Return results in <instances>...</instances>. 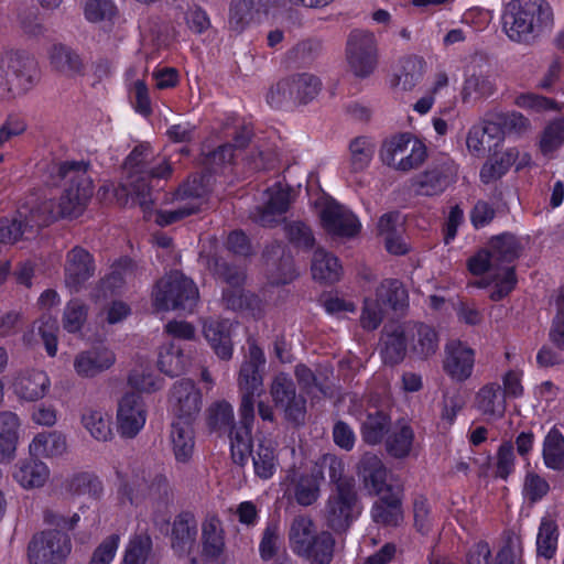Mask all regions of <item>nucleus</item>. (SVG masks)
I'll list each match as a JSON object with an SVG mask.
<instances>
[{
    "label": "nucleus",
    "instance_id": "nucleus-59",
    "mask_svg": "<svg viewBox=\"0 0 564 564\" xmlns=\"http://www.w3.org/2000/svg\"><path fill=\"white\" fill-rule=\"evenodd\" d=\"M15 23L23 35L37 39L45 33V28L34 8H19L15 13Z\"/></svg>",
    "mask_w": 564,
    "mask_h": 564
},
{
    "label": "nucleus",
    "instance_id": "nucleus-10",
    "mask_svg": "<svg viewBox=\"0 0 564 564\" xmlns=\"http://www.w3.org/2000/svg\"><path fill=\"white\" fill-rule=\"evenodd\" d=\"M36 79L33 59L20 55L0 58V98L25 94Z\"/></svg>",
    "mask_w": 564,
    "mask_h": 564
},
{
    "label": "nucleus",
    "instance_id": "nucleus-53",
    "mask_svg": "<svg viewBox=\"0 0 564 564\" xmlns=\"http://www.w3.org/2000/svg\"><path fill=\"white\" fill-rule=\"evenodd\" d=\"M163 481L162 476L151 477L150 473L141 470V474L137 473L132 478L121 488L120 494L130 503H137L140 496H145L152 491L153 481Z\"/></svg>",
    "mask_w": 564,
    "mask_h": 564
},
{
    "label": "nucleus",
    "instance_id": "nucleus-30",
    "mask_svg": "<svg viewBox=\"0 0 564 564\" xmlns=\"http://www.w3.org/2000/svg\"><path fill=\"white\" fill-rule=\"evenodd\" d=\"M21 420L11 411L0 412V464H10L17 456Z\"/></svg>",
    "mask_w": 564,
    "mask_h": 564
},
{
    "label": "nucleus",
    "instance_id": "nucleus-1",
    "mask_svg": "<svg viewBox=\"0 0 564 564\" xmlns=\"http://www.w3.org/2000/svg\"><path fill=\"white\" fill-rule=\"evenodd\" d=\"M521 245L516 236L501 234L494 237L487 248L468 260V269L474 275H487L494 284L490 299L499 301L507 296L516 285L514 270L511 263L519 257Z\"/></svg>",
    "mask_w": 564,
    "mask_h": 564
},
{
    "label": "nucleus",
    "instance_id": "nucleus-47",
    "mask_svg": "<svg viewBox=\"0 0 564 564\" xmlns=\"http://www.w3.org/2000/svg\"><path fill=\"white\" fill-rule=\"evenodd\" d=\"M152 556V540L147 533L132 535L126 544L122 564H147Z\"/></svg>",
    "mask_w": 564,
    "mask_h": 564
},
{
    "label": "nucleus",
    "instance_id": "nucleus-2",
    "mask_svg": "<svg viewBox=\"0 0 564 564\" xmlns=\"http://www.w3.org/2000/svg\"><path fill=\"white\" fill-rule=\"evenodd\" d=\"M553 25L554 12L547 0H511L505 7L502 28L512 42L531 44Z\"/></svg>",
    "mask_w": 564,
    "mask_h": 564
},
{
    "label": "nucleus",
    "instance_id": "nucleus-42",
    "mask_svg": "<svg viewBox=\"0 0 564 564\" xmlns=\"http://www.w3.org/2000/svg\"><path fill=\"white\" fill-rule=\"evenodd\" d=\"M372 519L384 525H398L402 519L401 500L397 494L381 495L371 510Z\"/></svg>",
    "mask_w": 564,
    "mask_h": 564
},
{
    "label": "nucleus",
    "instance_id": "nucleus-56",
    "mask_svg": "<svg viewBox=\"0 0 564 564\" xmlns=\"http://www.w3.org/2000/svg\"><path fill=\"white\" fill-rule=\"evenodd\" d=\"M513 102L517 107L532 113L560 111L562 109L556 100L535 93H521L514 97Z\"/></svg>",
    "mask_w": 564,
    "mask_h": 564
},
{
    "label": "nucleus",
    "instance_id": "nucleus-61",
    "mask_svg": "<svg viewBox=\"0 0 564 564\" xmlns=\"http://www.w3.org/2000/svg\"><path fill=\"white\" fill-rule=\"evenodd\" d=\"M129 384L141 392H154L162 388V380L149 366L139 365L130 372Z\"/></svg>",
    "mask_w": 564,
    "mask_h": 564
},
{
    "label": "nucleus",
    "instance_id": "nucleus-11",
    "mask_svg": "<svg viewBox=\"0 0 564 564\" xmlns=\"http://www.w3.org/2000/svg\"><path fill=\"white\" fill-rule=\"evenodd\" d=\"M346 61L349 70L359 78L370 76L378 65V41L367 30H352L346 43Z\"/></svg>",
    "mask_w": 564,
    "mask_h": 564
},
{
    "label": "nucleus",
    "instance_id": "nucleus-58",
    "mask_svg": "<svg viewBox=\"0 0 564 564\" xmlns=\"http://www.w3.org/2000/svg\"><path fill=\"white\" fill-rule=\"evenodd\" d=\"M496 132H498V128L491 122L482 127H473L466 140L469 152L475 155H484L491 148L490 139Z\"/></svg>",
    "mask_w": 564,
    "mask_h": 564
},
{
    "label": "nucleus",
    "instance_id": "nucleus-27",
    "mask_svg": "<svg viewBox=\"0 0 564 564\" xmlns=\"http://www.w3.org/2000/svg\"><path fill=\"white\" fill-rule=\"evenodd\" d=\"M408 328L405 324H390L381 336V355L386 364L401 362L409 351Z\"/></svg>",
    "mask_w": 564,
    "mask_h": 564
},
{
    "label": "nucleus",
    "instance_id": "nucleus-25",
    "mask_svg": "<svg viewBox=\"0 0 564 564\" xmlns=\"http://www.w3.org/2000/svg\"><path fill=\"white\" fill-rule=\"evenodd\" d=\"M506 400L500 384L492 381L485 383L478 389L473 404L487 421H496L505 415L507 410Z\"/></svg>",
    "mask_w": 564,
    "mask_h": 564
},
{
    "label": "nucleus",
    "instance_id": "nucleus-36",
    "mask_svg": "<svg viewBox=\"0 0 564 564\" xmlns=\"http://www.w3.org/2000/svg\"><path fill=\"white\" fill-rule=\"evenodd\" d=\"M231 326L232 324L228 319H208L203 326L204 336L215 354L225 360L232 356Z\"/></svg>",
    "mask_w": 564,
    "mask_h": 564
},
{
    "label": "nucleus",
    "instance_id": "nucleus-5",
    "mask_svg": "<svg viewBox=\"0 0 564 564\" xmlns=\"http://www.w3.org/2000/svg\"><path fill=\"white\" fill-rule=\"evenodd\" d=\"M289 546L299 557L310 564H330L336 541L329 531L317 532L307 516L295 517L288 532Z\"/></svg>",
    "mask_w": 564,
    "mask_h": 564
},
{
    "label": "nucleus",
    "instance_id": "nucleus-18",
    "mask_svg": "<svg viewBox=\"0 0 564 564\" xmlns=\"http://www.w3.org/2000/svg\"><path fill=\"white\" fill-rule=\"evenodd\" d=\"M169 404L175 420L194 421L203 406L202 393L192 380H180L171 389Z\"/></svg>",
    "mask_w": 564,
    "mask_h": 564
},
{
    "label": "nucleus",
    "instance_id": "nucleus-9",
    "mask_svg": "<svg viewBox=\"0 0 564 564\" xmlns=\"http://www.w3.org/2000/svg\"><path fill=\"white\" fill-rule=\"evenodd\" d=\"M69 535L57 529L34 534L28 545L29 564H64L72 552Z\"/></svg>",
    "mask_w": 564,
    "mask_h": 564
},
{
    "label": "nucleus",
    "instance_id": "nucleus-38",
    "mask_svg": "<svg viewBox=\"0 0 564 564\" xmlns=\"http://www.w3.org/2000/svg\"><path fill=\"white\" fill-rule=\"evenodd\" d=\"M193 421L175 420L171 430V443L174 456L180 463H187L195 447Z\"/></svg>",
    "mask_w": 564,
    "mask_h": 564
},
{
    "label": "nucleus",
    "instance_id": "nucleus-6",
    "mask_svg": "<svg viewBox=\"0 0 564 564\" xmlns=\"http://www.w3.org/2000/svg\"><path fill=\"white\" fill-rule=\"evenodd\" d=\"M197 299L198 290L194 282L177 271L162 278L152 292L153 306L158 312L192 308Z\"/></svg>",
    "mask_w": 564,
    "mask_h": 564
},
{
    "label": "nucleus",
    "instance_id": "nucleus-35",
    "mask_svg": "<svg viewBox=\"0 0 564 564\" xmlns=\"http://www.w3.org/2000/svg\"><path fill=\"white\" fill-rule=\"evenodd\" d=\"M358 475L362 478L365 486L376 495L388 494V471L377 455L366 453L362 456L358 465Z\"/></svg>",
    "mask_w": 564,
    "mask_h": 564
},
{
    "label": "nucleus",
    "instance_id": "nucleus-44",
    "mask_svg": "<svg viewBox=\"0 0 564 564\" xmlns=\"http://www.w3.org/2000/svg\"><path fill=\"white\" fill-rule=\"evenodd\" d=\"M424 69V61L415 55L406 56L400 61L394 74L393 85L401 90H411L421 79Z\"/></svg>",
    "mask_w": 564,
    "mask_h": 564
},
{
    "label": "nucleus",
    "instance_id": "nucleus-8",
    "mask_svg": "<svg viewBox=\"0 0 564 564\" xmlns=\"http://www.w3.org/2000/svg\"><path fill=\"white\" fill-rule=\"evenodd\" d=\"M360 513L357 494L352 482H341L328 497L324 518L335 533L346 532Z\"/></svg>",
    "mask_w": 564,
    "mask_h": 564
},
{
    "label": "nucleus",
    "instance_id": "nucleus-51",
    "mask_svg": "<svg viewBox=\"0 0 564 564\" xmlns=\"http://www.w3.org/2000/svg\"><path fill=\"white\" fill-rule=\"evenodd\" d=\"M51 65L66 75L79 74L83 69L82 58L69 47L54 45L50 51Z\"/></svg>",
    "mask_w": 564,
    "mask_h": 564
},
{
    "label": "nucleus",
    "instance_id": "nucleus-62",
    "mask_svg": "<svg viewBox=\"0 0 564 564\" xmlns=\"http://www.w3.org/2000/svg\"><path fill=\"white\" fill-rule=\"evenodd\" d=\"M556 545L557 527L552 520L543 519L536 538L538 553L545 558H551L555 553Z\"/></svg>",
    "mask_w": 564,
    "mask_h": 564
},
{
    "label": "nucleus",
    "instance_id": "nucleus-43",
    "mask_svg": "<svg viewBox=\"0 0 564 564\" xmlns=\"http://www.w3.org/2000/svg\"><path fill=\"white\" fill-rule=\"evenodd\" d=\"M83 12L89 23L102 26L113 24L119 14L115 0H84Z\"/></svg>",
    "mask_w": 564,
    "mask_h": 564
},
{
    "label": "nucleus",
    "instance_id": "nucleus-37",
    "mask_svg": "<svg viewBox=\"0 0 564 564\" xmlns=\"http://www.w3.org/2000/svg\"><path fill=\"white\" fill-rule=\"evenodd\" d=\"M202 545L208 558L217 560L225 552V531L218 516L208 514L202 523Z\"/></svg>",
    "mask_w": 564,
    "mask_h": 564
},
{
    "label": "nucleus",
    "instance_id": "nucleus-16",
    "mask_svg": "<svg viewBox=\"0 0 564 564\" xmlns=\"http://www.w3.org/2000/svg\"><path fill=\"white\" fill-rule=\"evenodd\" d=\"M318 214L322 227L332 236L351 238L360 230L357 217L335 200H325Z\"/></svg>",
    "mask_w": 564,
    "mask_h": 564
},
{
    "label": "nucleus",
    "instance_id": "nucleus-3",
    "mask_svg": "<svg viewBox=\"0 0 564 564\" xmlns=\"http://www.w3.org/2000/svg\"><path fill=\"white\" fill-rule=\"evenodd\" d=\"M128 180L121 186V191L132 204H138L144 217L152 215L151 191L145 182L149 176L163 178L171 173V167L164 159H155L153 151L148 145H139L133 149L124 162Z\"/></svg>",
    "mask_w": 564,
    "mask_h": 564
},
{
    "label": "nucleus",
    "instance_id": "nucleus-23",
    "mask_svg": "<svg viewBox=\"0 0 564 564\" xmlns=\"http://www.w3.org/2000/svg\"><path fill=\"white\" fill-rule=\"evenodd\" d=\"M95 271L93 258L80 247L73 248L66 257L65 284L72 292H77Z\"/></svg>",
    "mask_w": 564,
    "mask_h": 564
},
{
    "label": "nucleus",
    "instance_id": "nucleus-31",
    "mask_svg": "<svg viewBox=\"0 0 564 564\" xmlns=\"http://www.w3.org/2000/svg\"><path fill=\"white\" fill-rule=\"evenodd\" d=\"M409 351L420 359L434 355L438 348V336L435 329L425 324L406 323Z\"/></svg>",
    "mask_w": 564,
    "mask_h": 564
},
{
    "label": "nucleus",
    "instance_id": "nucleus-20",
    "mask_svg": "<svg viewBox=\"0 0 564 564\" xmlns=\"http://www.w3.org/2000/svg\"><path fill=\"white\" fill-rule=\"evenodd\" d=\"M147 410L142 398L134 392L122 395L117 409V429L123 437H134L144 426Z\"/></svg>",
    "mask_w": 564,
    "mask_h": 564
},
{
    "label": "nucleus",
    "instance_id": "nucleus-4",
    "mask_svg": "<svg viewBox=\"0 0 564 564\" xmlns=\"http://www.w3.org/2000/svg\"><path fill=\"white\" fill-rule=\"evenodd\" d=\"M88 165L85 162H63L57 166L61 178L67 181L58 204L52 200L35 203L36 209L48 205L52 221L58 217H78L85 209L93 195V181L87 173Z\"/></svg>",
    "mask_w": 564,
    "mask_h": 564
},
{
    "label": "nucleus",
    "instance_id": "nucleus-28",
    "mask_svg": "<svg viewBox=\"0 0 564 564\" xmlns=\"http://www.w3.org/2000/svg\"><path fill=\"white\" fill-rule=\"evenodd\" d=\"M216 273L223 278L232 290H226L223 299L226 305L232 310H243L251 305V302H256L254 297H247L239 285L245 280V273L242 270L237 268H230L225 262H215Z\"/></svg>",
    "mask_w": 564,
    "mask_h": 564
},
{
    "label": "nucleus",
    "instance_id": "nucleus-39",
    "mask_svg": "<svg viewBox=\"0 0 564 564\" xmlns=\"http://www.w3.org/2000/svg\"><path fill=\"white\" fill-rule=\"evenodd\" d=\"M276 444L271 440H260L253 453V468L256 475L261 479H270L279 465L276 456Z\"/></svg>",
    "mask_w": 564,
    "mask_h": 564
},
{
    "label": "nucleus",
    "instance_id": "nucleus-14",
    "mask_svg": "<svg viewBox=\"0 0 564 564\" xmlns=\"http://www.w3.org/2000/svg\"><path fill=\"white\" fill-rule=\"evenodd\" d=\"M265 365L263 350L252 339L248 340V351L241 364L237 384L241 392V401L249 399L253 402V397L262 391L263 377L261 369Z\"/></svg>",
    "mask_w": 564,
    "mask_h": 564
},
{
    "label": "nucleus",
    "instance_id": "nucleus-21",
    "mask_svg": "<svg viewBox=\"0 0 564 564\" xmlns=\"http://www.w3.org/2000/svg\"><path fill=\"white\" fill-rule=\"evenodd\" d=\"M291 204V188L275 183L265 191V202L252 213V218L261 226H272L278 217L284 214Z\"/></svg>",
    "mask_w": 564,
    "mask_h": 564
},
{
    "label": "nucleus",
    "instance_id": "nucleus-60",
    "mask_svg": "<svg viewBox=\"0 0 564 564\" xmlns=\"http://www.w3.org/2000/svg\"><path fill=\"white\" fill-rule=\"evenodd\" d=\"M389 426V419L382 412L368 414L361 426V435L366 443L376 445L381 442Z\"/></svg>",
    "mask_w": 564,
    "mask_h": 564
},
{
    "label": "nucleus",
    "instance_id": "nucleus-26",
    "mask_svg": "<svg viewBox=\"0 0 564 564\" xmlns=\"http://www.w3.org/2000/svg\"><path fill=\"white\" fill-rule=\"evenodd\" d=\"M496 91V83L492 75L484 69L470 65L465 70L460 97L463 102H470L491 96Z\"/></svg>",
    "mask_w": 564,
    "mask_h": 564
},
{
    "label": "nucleus",
    "instance_id": "nucleus-64",
    "mask_svg": "<svg viewBox=\"0 0 564 564\" xmlns=\"http://www.w3.org/2000/svg\"><path fill=\"white\" fill-rule=\"evenodd\" d=\"M120 545V535L106 536L93 551L87 564H111Z\"/></svg>",
    "mask_w": 564,
    "mask_h": 564
},
{
    "label": "nucleus",
    "instance_id": "nucleus-12",
    "mask_svg": "<svg viewBox=\"0 0 564 564\" xmlns=\"http://www.w3.org/2000/svg\"><path fill=\"white\" fill-rule=\"evenodd\" d=\"M48 205L42 209H36L34 205H24L18 210L14 219H2L0 221V241L2 245H14L19 240L34 236L40 228L47 226L52 221V215L48 212Z\"/></svg>",
    "mask_w": 564,
    "mask_h": 564
},
{
    "label": "nucleus",
    "instance_id": "nucleus-34",
    "mask_svg": "<svg viewBox=\"0 0 564 564\" xmlns=\"http://www.w3.org/2000/svg\"><path fill=\"white\" fill-rule=\"evenodd\" d=\"M51 387L46 372L29 370L19 375L14 381V392L25 401H37L45 397Z\"/></svg>",
    "mask_w": 564,
    "mask_h": 564
},
{
    "label": "nucleus",
    "instance_id": "nucleus-57",
    "mask_svg": "<svg viewBox=\"0 0 564 564\" xmlns=\"http://www.w3.org/2000/svg\"><path fill=\"white\" fill-rule=\"evenodd\" d=\"M376 150L375 142L368 137L355 138L349 144L350 163L354 171H362L370 164Z\"/></svg>",
    "mask_w": 564,
    "mask_h": 564
},
{
    "label": "nucleus",
    "instance_id": "nucleus-32",
    "mask_svg": "<svg viewBox=\"0 0 564 564\" xmlns=\"http://www.w3.org/2000/svg\"><path fill=\"white\" fill-rule=\"evenodd\" d=\"M530 161L531 158L528 153L520 155L518 149L511 148L487 162L480 171V177L482 182L490 183L505 175L512 165L520 170L529 165Z\"/></svg>",
    "mask_w": 564,
    "mask_h": 564
},
{
    "label": "nucleus",
    "instance_id": "nucleus-45",
    "mask_svg": "<svg viewBox=\"0 0 564 564\" xmlns=\"http://www.w3.org/2000/svg\"><path fill=\"white\" fill-rule=\"evenodd\" d=\"M414 432L408 424H398L386 441L387 452L395 458L408 457L413 448Z\"/></svg>",
    "mask_w": 564,
    "mask_h": 564
},
{
    "label": "nucleus",
    "instance_id": "nucleus-41",
    "mask_svg": "<svg viewBox=\"0 0 564 564\" xmlns=\"http://www.w3.org/2000/svg\"><path fill=\"white\" fill-rule=\"evenodd\" d=\"M311 269L315 280L327 283L338 281L343 273L338 259L324 249L315 250Z\"/></svg>",
    "mask_w": 564,
    "mask_h": 564
},
{
    "label": "nucleus",
    "instance_id": "nucleus-19",
    "mask_svg": "<svg viewBox=\"0 0 564 564\" xmlns=\"http://www.w3.org/2000/svg\"><path fill=\"white\" fill-rule=\"evenodd\" d=\"M491 550L487 542L476 543L468 552L466 564H490ZM494 564H522V541L516 533H507Z\"/></svg>",
    "mask_w": 564,
    "mask_h": 564
},
{
    "label": "nucleus",
    "instance_id": "nucleus-15",
    "mask_svg": "<svg viewBox=\"0 0 564 564\" xmlns=\"http://www.w3.org/2000/svg\"><path fill=\"white\" fill-rule=\"evenodd\" d=\"M476 351L468 344L453 339L445 344L443 370L455 382L467 381L474 372Z\"/></svg>",
    "mask_w": 564,
    "mask_h": 564
},
{
    "label": "nucleus",
    "instance_id": "nucleus-49",
    "mask_svg": "<svg viewBox=\"0 0 564 564\" xmlns=\"http://www.w3.org/2000/svg\"><path fill=\"white\" fill-rule=\"evenodd\" d=\"M564 145V117L550 120L540 133L539 149L543 155H551Z\"/></svg>",
    "mask_w": 564,
    "mask_h": 564
},
{
    "label": "nucleus",
    "instance_id": "nucleus-7",
    "mask_svg": "<svg viewBox=\"0 0 564 564\" xmlns=\"http://www.w3.org/2000/svg\"><path fill=\"white\" fill-rule=\"evenodd\" d=\"M426 156L425 144L409 133L397 134L386 140L380 149L382 163L404 173L421 166Z\"/></svg>",
    "mask_w": 564,
    "mask_h": 564
},
{
    "label": "nucleus",
    "instance_id": "nucleus-40",
    "mask_svg": "<svg viewBox=\"0 0 564 564\" xmlns=\"http://www.w3.org/2000/svg\"><path fill=\"white\" fill-rule=\"evenodd\" d=\"M256 15L257 9L254 0H230L227 26L229 31L241 34L250 26Z\"/></svg>",
    "mask_w": 564,
    "mask_h": 564
},
{
    "label": "nucleus",
    "instance_id": "nucleus-17",
    "mask_svg": "<svg viewBox=\"0 0 564 564\" xmlns=\"http://www.w3.org/2000/svg\"><path fill=\"white\" fill-rule=\"evenodd\" d=\"M254 421V402L245 399L239 406V422L228 430L234 460L242 465L251 449V431Z\"/></svg>",
    "mask_w": 564,
    "mask_h": 564
},
{
    "label": "nucleus",
    "instance_id": "nucleus-24",
    "mask_svg": "<svg viewBox=\"0 0 564 564\" xmlns=\"http://www.w3.org/2000/svg\"><path fill=\"white\" fill-rule=\"evenodd\" d=\"M116 361V355L106 347H96L78 352L74 358V370L80 378H94L108 370Z\"/></svg>",
    "mask_w": 564,
    "mask_h": 564
},
{
    "label": "nucleus",
    "instance_id": "nucleus-22",
    "mask_svg": "<svg viewBox=\"0 0 564 564\" xmlns=\"http://www.w3.org/2000/svg\"><path fill=\"white\" fill-rule=\"evenodd\" d=\"M12 479L24 490L43 488L50 480V467L41 459L31 457L18 460L11 470Z\"/></svg>",
    "mask_w": 564,
    "mask_h": 564
},
{
    "label": "nucleus",
    "instance_id": "nucleus-63",
    "mask_svg": "<svg viewBox=\"0 0 564 564\" xmlns=\"http://www.w3.org/2000/svg\"><path fill=\"white\" fill-rule=\"evenodd\" d=\"M292 82L290 77L283 78L271 85L268 89L265 99L272 108H286L294 105Z\"/></svg>",
    "mask_w": 564,
    "mask_h": 564
},
{
    "label": "nucleus",
    "instance_id": "nucleus-29",
    "mask_svg": "<svg viewBox=\"0 0 564 564\" xmlns=\"http://www.w3.org/2000/svg\"><path fill=\"white\" fill-rule=\"evenodd\" d=\"M66 436L59 431H43L33 436L28 451L31 457L53 459L67 453Z\"/></svg>",
    "mask_w": 564,
    "mask_h": 564
},
{
    "label": "nucleus",
    "instance_id": "nucleus-33",
    "mask_svg": "<svg viewBox=\"0 0 564 564\" xmlns=\"http://www.w3.org/2000/svg\"><path fill=\"white\" fill-rule=\"evenodd\" d=\"M288 479L294 484V497L299 505L307 507L313 505L319 497V486L324 479L321 469H313L310 474L299 475L295 469H291Z\"/></svg>",
    "mask_w": 564,
    "mask_h": 564
},
{
    "label": "nucleus",
    "instance_id": "nucleus-48",
    "mask_svg": "<svg viewBox=\"0 0 564 564\" xmlns=\"http://www.w3.org/2000/svg\"><path fill=\"white\" fill-rule=\"evenodd\" d=\"M543 460L547 468L564 467V436L557 429H551L543 442Z\"/></svg>",
    "mask_w": 564,
    "mask_h": 564
},
{
    "label": "nucleus",
    "instance_id": "nucleus-46",
    "mask_svg": "<svg viewBox=\"0 0 564 564\" xmlns=\"http://www.w3.org/2000/svg\"><path fill=\"white\" fill-rule=\"evenodd\" d=\"M85 430L98 442H108L112 438L111 417L100 410H88L82 416Z\"/></svg>",
    "mask_w": 564,
    "mask_h": 564
},
{
    "label": "nucleus",
    "instance_id": "nucleus-52",
    "mask_svg": "<svg viewBox=\"0 0 564 564\" xmlns=\"http://www.w3.org/2000/svg\"><path fill=\"white\" fill-rule=\"evenodd\" d=\"M189 361L182 349L174 344L165 345L159 354L158 365L164 373L178 376L187 368Z\"/></svg>",
    "mask_w": 564,
    "mask_h": 564
},
{
    "label": "nucleus",
    "instance_id": "nucleus-13",
    "mask_svg": "<svg viewBox=\"0 0 564 564\" xmlns=\"http://www.w3.org/2000/svg\"><path fill=\"white\" fill-rule=\"evenodd\" d=\"M458 167L452 159H440L411 180V188L422 196L438 195L455 182Z\"/></svg>",
    "mask_w": 564,
    "mask_h": 564
},
{
    "label": "nucleus",
    "instance_id": "nucleus-54",
    "mask_svg": "<svg viewBox=\"0 0 564 564\" xmlns=\"http://www.w3.org/2000/svg\"><path fill=\"white\" fill-rule=\"evenodd\" d=\"M173 542L174 550L181 553L189 551L194 544L197 529L195 521L191 517H180L173 524Z\"/></svg>",
    "mask_w": 564,
    "mask_h": 564
},
{
    "label": "nucleus",
    "instance_id": "nucleus-55",
    "mask_svg": "<svg viewBox=\"0 0 564 564\" xmlns=\"http://www.w3.org/2000/svg\"><path fill=\"white\" fill-rule=\"evenodd\" d=\"M376 293L384 307L389 306L394 311L403 308L408 303L406 291L398 280L382 281Z\"/></svg>",
    "mask_w": 564,
    "mask_h": 564
},
{
    "label": "nucleus",
    "instance_id": "nucleus-50",
    "mask_svg": "<svg viewBox=\"0 0 564 564\" xmlns=\"http://www.w3.org/2000/svg\"><path fill=\"white\" fill-rule=\"evenodd\" d=\"M294 105L311 102L321 91V80L312 74H297L290 77Z\"/></svg>",
    "mask_w": 564,
    "mask_h": 564
}]
</instances>
